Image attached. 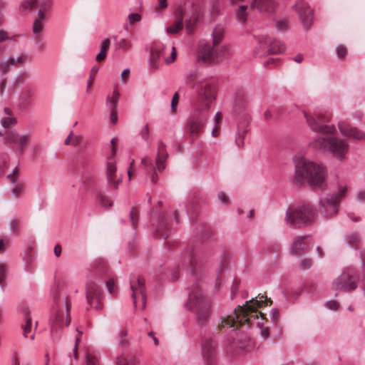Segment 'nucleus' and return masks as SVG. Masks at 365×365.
<instances>
[{
    "label": "nucleus",
    "mask_w": 365,
    "mask_h": 365,
    "mask_svg": "<svg viewBox=\"0 0 365 365\" xmlns=\"http://www.w3.org/2000/svg\"><path fill=\"white\" fill-rule=\"evenodd\" d=\"M197 259L192 248H188L182 253L181 262L178 268L188 269L193 277L192 284L188 287L189 296L185 304L187 309L192 311L199 324H205L212 314L210 302L204 297L199 284L198 274L196 270Z\"/></svg>",
    "instance_id": "1"
},
{
    "label": "nucleus",
    "mask_w": 365,
    "mask_h": 365,
    "mask_svg": "<svg viewBox=\"0 0 365 365\" xmlns=\"http://www.w3.org/2000/svg\"><path fill=\"white\" fill-rule=\"evenodd\" d=\"M193 89L202 98V102L192 113L186 124V129L192 138L197 137L205 125L207 115L205 111L209 108L210 103L215 98V88L213 83L207 80L195 81Z\"/></svg>",
    "instance_id": "2"
},
{
    "label": "nucleus",
    "mask_w": 365,
    "mask_h": 365,
    "mask_svg": "<svg viewBox=\"0 0 365 365\" xmlns=\"http://www.w3.org/2000/svg\"><path fill=\"white\" fill-rule=\"evenodd\" d=\"M295 178L299 182H307L313 189L324 190L327 188V170L317 162L304 157L294 158Z\"/></svg>",
    "instance_id": "3"
},
{
    "label": "nucleus",
    "mask_w": 365,
    "mask_h": 365,
    "mask_svg": "<svg viewBox=\"0 0 365 365\" xmlns=\"http://www.w3.org/2000/svg\"><path fill=\"white\" fill-rule=\"evenodd\" d=\"M267 297L260 295V294L255 298L252 297L251 299L247 300L243 305H238L233 313L222 319V327L232 328L236 327L237 324L251 327L253 325V322L258 319V314L257 308L262 306L264 302H267ZM269 305L272 301L269 299Z\"/></svg>",
    "instance_id": "4"
},
{
    "label": "nucleus",
    "mask_w": 365,
    "mask_h": 365,
    "mask_svg": "<svg viewBox=\"0 0 365 365\" xmlns=\"http://www.w3.org/2000/svg\"><path fill=\"white\" fill-rule=\"evenodd\" d=\"M224 37L223 29L217 26L212 33V43L202 41L200 43L199 57L204 61L219 63L230 55V48L225 45H221Z\"/></svg>",
    "instance_id": "5"
},
{
    "label": "nucleus",
    "mask_w": 365,
    "mask_h": 365,
    "mask_svg": "<svg viewBox=\"0 0 365 365\" xmlns=\"http://www.w3.org/2000/svg\"><path fill=\"white\" fill-rule=\"evenodd\" d=\"M313 148L322 151L329 152L334 158L339 161L346 159L349 149L346 140L334 137L332 134L318 136L311 142Z\"/></svg>",
    "instance_id": "6"
},
{
    "label": "nucleus",
    "mask_w": 365,
    "mask_h": 365,
    "mask_svg": "<svg viewBox=\"0 0 365 365\" xmlns=\"http://www.w3.org/2000/svg\"><path fill=\"white\" fill-rule=\"evenodd\" d=\"M316 219L317 215L314 208L308 204L289 207L285 214L287 224L294 228L309 225L314 223Z\"/></svg>",
    "instance_id": "7"
},
{
    "label": "nucleus",
    "mask_w": 365,
    "mask_h": 365,
    "mask_svg": "<svg viewBox=\"0 0 365 365\" xmlns=\"http://www.w3.org/2000/svg\"><path fill=\"white\" fill-rule=\"evenodd\" d=\"M58 309L54 311L50 318L51 334L52 337L58 336L65 326L69 324L71 302L66 294H63L59 299L54 297Z\"/></svg>",
    "instance_id": "8"
},
{
    "label": "nucleus",
    "mask_w": 365,
    "mask_h": 365,
    "mask_svg": "<svg viewBox=\"0 0 365 365\" xmlns=\"http://www.w3.org/2000/svg\"><path fill=\"white\" fill-rule=\"evenodd\" d=\"M346 190L347 187L346 186L340 187L337 192L328 194L324 197L320 198L318 207L319 212L327 219L334 216L338 212L339 202Z\"/></svg>",
    "instance_id": "9"
},
{
    "label": "nucleus",
    "mask_w": 365,
    "mask_h": 365,
    "mask_svg": "<svg viewBox=\"0 0 365 365\" xmlns=\"http://www.w3.org/2000/svg\"><path fill=\"white\" fill-rule=\"evenodd\" d=\"M357 273L353 269L347 268L332 282V287L339 292H350L357 288Z\"/></svg>",
    "instance_id": "10"
},
{
    "label": "nucleus",
    "mask_w": 365,
    "mask_h": 365,
    "mask_svg": "<svg viewBox=\"0 0 365 365\" xmlns=\"http://www.w3.org/2000/svg\"><path fill=\"white\" fill-rule=\"evenodd\" d=\"M303 114L309 128L313 132L319 133V136L333 134L335 131V127L329 124L327 120L321 114L316 113L311 114L306 111H304Z\"/></svg>",
    "instance_id": "11"
},
{
    "label": "nucleus",
    "mask_w": 365,
    "mask_h": 365,
    "mask_svg": "<svg viewBox=\"0 0 365 365\" xmlns=\"http://www.w3.org/2000/svg\"><path fill=\"white\" fill-rule=\"evenodd\" d=\"M130 289L133 291L132 298L135 307H137V299L140 298L142 306L141 309H144L146 306V293L144 280L135 276H131L130 278Z\"/></svg>",
    "instance_id": "12"
},
{
    "label": "nucleus",
    "mask_w": 365,
    "mask_h": 365,
    "mask_svg": "<svg viewBox=\"0 0 365 365\" xmlns=\"http://www.w3.org/2000/svg\"><path fill=\"white\" fill-rule=\"evenodd\" d=\"M87 302L96 309H101L102 292L99 284L93 281H89L86 287Z\"/></svg>",
    "instance_id": "13"
},
{
    "label": "nucleus",
    "mask_w": 365,
    "mask_h": 365,
    "mask_svg": "<svg viewBox=\"0 0 365 365\" xmlns=\"http://www.w3.org/2000/svg\"><path fill=\"white\" fill-rule=\"evenodd\" d=\"M169 155L166 151V145L162 141H158V152L155 158V168H154V173L151 176V182L155 184L158 180L157 171L162 172L165 170V162Z\"/></svg>",
    "instance_id": "14"
},
{
    "label": "nucleus",
    "mask_w": 365,
    "mask_h": 365,
    "mask_svg": "<svg viewBox=\"0 0 365 365\" xmlns=\"http://www.w3.org/2000/svg\"><path fill=\"white\" fill-rule=\"evenodd\" d=\"M6 139L8 143L14 146L18 153H21L31 140V135L29 133L19 134L15 131H7Z\"/></svg>",
    "instance_id": "15"
},
{
    "label": "nucleus",
    "mask_w": 365,
    "mask_h": 365,
    "mask_svg": "<svg viewBox=\"0 0 365 365\" xmlns=\"http://www.w3.org/2000/svg\"><path fill=\"white\" fill-rule=\"evenodd\" d=\"M296 11L298 13L301 22L304 28L307 30L309 29L313 21V9L310 6L303 1L302 0L298 1L294 6Z\"/></svg>",
    "instance_id": "16"
},
{
    "label": "nucleus",
    "mask_w": 365,
    "mask_h": 365,
    "mask_svg": "<svg viewBox=\"0 0 365 365\" xmlns=\"http://www.w3.org/2000/svg\"><path fill=\"white\" fill-rule=\"evenodd\" d=\"M107 183L109 187L118 189V185L121 182L122 178L117 173V168L112 161H108L106 170Z\"/></svg>",
    "instance_id": "17"
},
{
    "label": "nucleus",
    "mask_w": 365,
    "mask_h": 365,
    "mask_svg": "<svg viewBox=\"0 0 365 365\" xmlns=\"http://www.w3.org/2000/svg\"><path fill=\"white\" fill-rule=\"evenodd\" d=\"M215 341L212 339H205L202 343V354L205 365H212L215 361Z\"/></svg>",
    "instance_id": "18"
},
{
    "label": "nucleus",
    "mask_w": 365,
    "mask_h": 365,
    "mask_svg": "<svg viewBox=\"0 0 365 365\" xmlns=\"http://www.w3.org/2000/svg\"><path fill=\"white\" fill-rule=\"evenodd\" d=\"M339 129L342 135L353 140H362L365 138V133L346 122L339 123Z\"/></svg>",
    "instance_id": "19"
},
{
    "label": "nucleus",
    "mask_w": 365,
    "mask_h": 365,
    "mask_svg": "<svg viewBox=\"0 0 365 365\" xmlns=\"http://www.w3.org/2000/svg\"><path fill=\"white\" fill-rule=\"evenodd\" d=\"M252 7L257 9L260 13L271 14L276 11L277 4L274 0H254Z\"/></svg>",
    "instance_id": "20"
},
{
    "label": "nucleus",
    "mask_w": 365,
    "mask_h": 365,
    "mask_svg": "<svg viewBox=\"0 0 365 365\" xmlns=\"http://www.w3.org/2000/svg\"><path fill=\"white\" fill-rule=\"evenodd\" d=\"M155 237L160 239L166 240L169 235L168 230V222L164 215H160L158 221L155 226Z\"/></svg>",
    "instance_id": "21"
},
{
    "label": "nucleus",
    "mask_w": 365,
    "mask_h": 365,
    "mask_svg": "<svg viewBox=\"0 0 365 365\" xmlns=\"http://www.w3.org/2000/svg\"><path fill=\"white\" fill-rule=\"evenodd\" d=\"M306 236H298L293 240L290 247V252L294 255H302L306 248Z\"/></svg>",
    "instance_id": "22"
},
{
    "label": "nucleus",
    "mask_w": 365,
    "mask_h": 365,
    "mask_svg": "<svg viewBox=\"0 0 365 365\" xmlns=\"http://www.w3.org/2000/svg\"><path fill=\"white\" fill-rule=\"evenodd\" d=\"M21 312L23 315V318L25 320V324H23L21 325V328L24 330L23 334L25 338H27L28 333L31 331V322H32V319H31V309H29V307H28L26 306L22 307Z\"/></svg>",
    "instance_id": "23"
},
{
    "label": "nucleus",
    "mask_w": 365,
    "mask_h": 365,
    "mask_svg": "<svg viewBox=\"0 0 365 365\" xmlns=\"http://www.w3.org/2000/svg\"><path fill=\"white\" fill-rule=\"evenodd\" d=\"M264 42V43L268 44L269 51L270 53H282L285 51V46L281 41H278L276 40L269 41L267 40V37L260 40V43Z\"/></svg>",
    "instance_id": "24"
},
{
    "label": "nucleus",
    "mask_w": 365,
    "mask_h": 365,
    "mask_svg": "<svg viewBox=\"0 0 365 365\" xmlns=\"http://www.w3.org/2000/svg\"><path fill=\"white\" fill-rule=\"evenodd\" d=\"M183 26V14L182 11H178L175 16V23L165 29L168 34H176L182 29Z\"/></svg>",
    "instance_id": "25"
},
{
    "label": "nucleus",
    "mask_w": 365,
    "mask_h": 365,
    "mask_svg": "<svg viewBox=\"0 0 365 365\" xmlns=\"http://www.w3.org/2000/svg\"><path fill=\"white\" fill-rule=\"evenodd\" d=\"M345 242L351 248H356L361 243V237L355 232H351L345 236Z\"/></svg>",
    "instance_id": "26"
},
{
    "label": "nucleus",
    "mask_w": 365,
    "mask_h": 365,
    "mask_svg": "<svg viewBox=\"0 0 365 365\" xmlns=\"http://www.w3.org/2000/svg\"><path fill=\"white\" fill-rule=\"evenodd\" d=\"M116 365H136L138 359L132 356L119 355L116 357Z\"/></svg>",
    "instance_id": "27"
},
{
    "label": "nucleus",
    "mask_w": 365,
    "mask_h": 365,
    "mask_svg": "<svg viewBox=\"0 0 365 365\" xmlns=\"http://www.w3.org/2000/svg\"><path fill=\"white\" fill-rule=\"evenodd\" d=\"M157 52V51H151L148 63L150 69L153 71H156L160 66V56Z\"/></svg>",
    "instance_id": "28"
},
{
    "label": "nucleus",
    "mask_w": 365,
    "mask_h": 365,
    "mask_svg": "<svg viewBox=\"0 0 365 365\" xmlns=\"http://www.w3.org/2000/svg\"><path fill=\"white\" fill-rule=\"evenodd\" d=\"M34 91L31 87L26 86L21 93L20 100L24 103H27L33 97Z\"/></svg>",
    "instance_id": "29"
},
{
    "label": "nucleus",
    "mask_w": 365,
    "mask_h": 365,
    "mask_svg": "<svg viewBox=\"0 0 365 365\" xmlns=\"http://www.w3.org/2000/svg\"><path fill=\"white\" fill-rule=\"evenodd\" d=\"M247 6L245 5L240 6L236 12V18L239 23L244 24L247 21Z\"/></svg>",
    "instance_id": "30"
},
{
    "label": "nucleus",
    "mask_w": 365,
    "mask_h": 365,
    "mask_svg": "<svg viewBox=\"0 0 365 365\" xmlns=\"http://www.w3.org/2000/svg\"><path fill=\"white\" fill-rule=\"evenodd\" d=\"M10 57V63L12 66H16V65H21L23 63H25L28 59L29 56L26 53H21L19 56H18L16 58L14 57Z\"/></svg>",
    "instance_id": "31"
},
{
    "label": "nucleus",
    "mask_w": 365,
    "mask_h": 365,
    "mask_svg": "<svg viewBox=\"0 0 365 365\" xmlns=\"http://www.w3.org/2000/svg\"><path fill=\"white\" fill-rule=\"evenodd\" d=\"M37 4H38L37 0H25L21 3V4L20 6V9L21 11L32 10L34 8L37 6Z\"/></svg>",
    "instance_id": "32"
},
{
    "label": "nucleus",
    "mask_w": 365,
    "mask_h": 365,
    "mask_svg": "<svg viewBox=\"0 0 365 365\" xmlns=\"http://www.w3.org/2000/svg\"><path fill=\"white\" fill-rule=\"evenodd\" d=\"M139 135L145 140V142L150 145V130L148 125H145L139 131Z\"/></svg>",
    "instance_id": "33"
},
{
    "label": "nucleus",
    "mask_w": 365,
    "mask_h": 365,
    "mask_svg": "<svg viewBox=\"0 0 365 365\" xmlns=\"http://www.w3.org/2000/svg\"><path fill=\"white\" fill-rule=\"evenodd\" d=\"M9 162V158L7 154H0V175L4 173V169L7 168Z\"/></svg>",
    "instance_id": "34"
},
{
    "label": "nucleus",
    "mask_w": 365,
    "mask_h": 365,
    "mask_svg": "<svg viewBox=\"0 0 365 365\" xmlns=\"http://www.w3.org/2000/svg\"><path fill=\"white\" fill-rule=\"evenodd\" d=\"M11 66H13L10 63V57L0 61V71L1 73H6Z\"/></svg>",
    "instance_id": "35"
},
{
    "label": "nucleus",
    "mask_w": 365,
    "mask_h": 365,
    "mask_svg": "<svg viewBox=\"0 0 365 365\" xmlns=\"http://www.w3.org/2000/svg\"><path fill=\"white\" fill-rule=\"evenodd\" d=\"M76 331L78 332L79 336L76 338L75 345H74V347L73 349L72 354H68V357L69 358L73 357L74 359H76L77 357H78V343L80 341V336L83 334V332L80 331L78 328L76 329Z\"/></svg>",
    "instance_id": "36"
},
{
    "label": "nucleus",
    "mask_w": 365,
    "mask_h": 365,
    "mask_svg": "<svg viewBox=\"0 0 365 365\" xmlns=\"http://www.w3.org/2000/svg\"><path fill=\"white\" fill-rule=\"evenodd\" d=\"M130 219L133 228L136 229L138 220V213L135 208L133 207L130 212Z\"/></svg>",
    "instance_id": "37"
},
{
    "label": "nucleus",
    "mask_w": 365,
    "mask_h": 365,
    "mask_svg": "<svg viewBox=\"0 0 365 365\" xmlns=\"http://www.w3.org/2000/svg\"><path fill=\"white\" fill-rule=\"evenodd\" d=\"M43 25L41 21H40L38 19H36L34 21L33 32L36 35V38L38 37L41 31L43 30Z\"/></svg>",
    "instance_id": "38"
},
{
    "label": "nucleus",
    "mask_w": 365,
    "mask_h": 365,
    "mask_svg": "<svg viewBox=\"0 0 365 365\" xmlns=\"http://www.w3.org/2000/svg\"><path fill=\"white\" fill-rule=\"evenodd\" d=\"M16 123L17 120L14 117L3 118L1 120V124L5 128H9L10 125H15Z\"/></svg>",
    "instance_id": "39"
},
{
    "label": "nucleus",
    "mask_w": 365,
    "mask_h": 365,
    "mask_svg": "<svg viewBox=\"0 0 365 365\" xmlns=\"http://www.w3.org/2000/svg\"><path fill=\"white\" fill-rule=\"evenodd\" d=\"M106 285L108 292L110 294H115L117 293L115 280L113 279H110L106 282Z\"/></svg>",
    "instance_id": "40"
},
{
    "label": "nucleus",
    "mask_w": 365,
    "mask_h": 365,
    "mask_svg": "<svg viewBox=\"0 0 365 365\" xmlns=\"http://www.w3.org/2000/svg\"><path fill=\"white\" fill-rule=\"evenodd\" d=\"M141 163L144 165L145 168L148 170V169L152 170L151 175L154 173V168H155V165L154 166L152 160L149 159L147 157H145L142 158Z\"/></svg>",
    "instance_id": "41"
},
{
    "label": "nucleus",
    "mask_w": 365,
    "mask_h": 365,
    "mask_svg": "<svg viewBox=\"0 0 365 365\" xmlns=\"http://www.w3.org/2000/svg\"><path fill=\"white\" fill-rule=\"evenodd\" d=\"M19 169L17 167H16L11 173L9 174L6 178L7 179L9 180V182L11 183V184H14L18 178H19Z\"/></svg>",
    "instance_id": "42"
},
{
    "label": "nucleus",
    "mask_w": 365,
    "mask_h": 365,
    "mask_svg": "<svg viewBox=\"0 0 365 365\" xmlns=\"http://www.w3.org/2000/svg\"><path fill=\"white\" fill-rule=\"evenodd\" d=\"M196 73L195 71H190L185 76V82L186 84L190 85L196 80Z\"/></svg>",
    "instance_id": "43"
},
{
    "label": "nucleus",
    "mask_w": 365,
    "mask_h": 365,
    "mask_svg": "<svg viewBox=\"0 0 365 365\" xmlns=\"http://www.w3.org/2000/svg\"><path fill=\"white\" fill-rule=\"evenodd\" d=\"M10 231L12 232H16L20 226V221L18 219L13 218L10 220L9 224Z\"/></svg>",
    "instance_id": "44"
},
{
    "label": "nucleus",
    "mask_w": 365,
    "mask_h": 365,
    "mask_svg": "<svg viewBox=\"0 0 365 365\" xmlns=\"http://www.w3.org/2000/svg\"><path fill=\"white\" fill-rule=\"evenodd\" d=\"M132 46L130 41H127L125 38H122L119 42L117 43V47L120 49L123 50H128Z\"/></svg>",
    "instance_id": "45"
},
{
    "label": "nucleus",
    "mask_w": 365,
    "mask_h": 365,
    "mask_svg": "<svg viewBox=\"0 0 365 365\" xmlns=\"http://www.w3.org/2000/svg\"><path fill=\"white\" fill-rule=\"evenodd\" d=\"M117 103L118 102L111 100L110 96L107 97L106 106L110 112L117 111Z\"/></svg>",
    "instance_id": "46"
},
{
    "label": "nucleus",
    "mask_w": 365,
    "mask_h": 365,
    "mask_svg": "<svg viewBox=\"0 0 365 365\" xmlns=\"http://www.w3.org/2000/svg\"><path fill=\"white\" fill-rule=\"evenodd\" d=\"M128 18L130 25H133L141 20V16L138 13H131L128 15Z\"/></svg>",
    "instance_id": "47"
},
{
    "label": "nucleus",
    "mask_w": 365,
    "mask_h": 365,
    "mask_svg": "<svg viewBox=\"0 0 365 365\" xmlns=\"http://www.w3.org/2000/svg\"><path fill=\"white\" fill-rule=\"evenodd\" d=\"M86 365H99V361L97 357L90 354H86Z\"/></svg>",
    "instance_id": "48"
},
{
    "label": "nucleus",
    "mask_w": 365,
    "mask_h": 365,
    "mask_svg": "<svg viewBox=\"0 0 365 365\" xmlns=\"http://www.w3.org/2000/svg\"><path fill=\"white\" fill-rule=\"evenodd\" d=\"M245 132H238L236 135L235 142L238 148H241L244 145V138Z\"/></svg>",
    "instance_id": "49"
},
{
    "label": "nucleus",
    "mask_w": 365,
    "mask_h": 365,
    "mask_svg": "<svg viewBox=\"0 0 365 365\" xmlns=\"http://www.w3.org/2000/svg\"><path fill=\"white\" fill-rule=\"evenodd\" d=\"M24 190V186L22 184H17L11 190V193L15 197H18Z\"/></svg>",
    "instance_id": "50"
},
{
    "label": "nucleus",
    "mask_w": 365,
    "mask_h": 365,
    "mask_svg": "<svg viewBox=\"0 0 365 365\" xmlns=\"http://www.w3.org/2000/svg\"><path fill=\"white\" fill-rule=\"evenodd\" d=\"M177 57V51L175 46H172V51L170 53V57L165 59V62L166 64H170L174 62Z\"/></svg>",
    "instance_id": "51"
},
{
    "label": "nucleus",
    "mask_w": 365,
    "mask_h": 365,
    "mask_svg": "<svg viewBox=\"0 0 365 365\" xmlns=\"http://www.w3.org/2000/svg\"><path fill=\"white\" fill-rule=\"evenodd\" d=\"M6 271V266L3 264H0V285L1 286V287H4V283L5 282Z\"/></svg>",
    "instance_id": "52"
},
{
    "label": "nucleus",
    "mask_w": 365,
    "mask_h": 365,
    "mask_svg": "<svg viewBox=\"0 0 365 365\" xmlns=\"http://www.w3.org/2000/svg\"><path fill=\"white\" fill-rule=\"evenodd\" d=\"M179 96L178 93L175 92L171 100V110L173 114L176 113V106L178 103Z\"/></svg>",
    "instance_id": "53"
},
{
    "label": "nucleus",
    "mask_w": 365,
    "mask_h": 365,
    "mask_svg": "<svg viewBox=\"0 0 365 365\" xmlns=\"http://www.w3.org/2000/svg\"><path fill=\"white\" fill-rule=\"evenodd\" d=\"M165 46L163 43H156L153 48L152 51H158V54L160 56V58L163 56L165 52Z\"/></svg>",
    "instance_id": "54"
},
{
    "label": "nucleus",
    "mask_w": 365,
    "mask_h": 365,
    "mask_svg": "<svg viewBox=\"0 0 365 365\" xmlns=\"http://www.w3.org/2000/svg\"><path fill=\"white\" fill-rule=\"evenodd\" d=\"M269 317L272 322L276 323L278 321L279 317V310L276 308L272 309L269 312Z\"/></svg>",
    "instance_id": "55"
},
{
    "label": "nucleus",
    "mask_w": 365,
    "mask_h": 365,
    "mask_svg": "<svg viewBox=\"0 0 365 365\" xmlns=\"http://www.w3.org/2000/svg\"><path fill=\"white\" fill-rule=\"evenodd\" d=\"M325 307L330 310H336L339 308V304L334 300H329L325 303Z\"/></svg>",
    "instance_id": "56"
},
{
    "label": "nucleus",
    "mask_w": 365,
    "mask_h": 365,
    "mask_svg": "<svg viewBox=\"0 0 365 365\" xmlns=\"http://www.w3.org/2000/svg\"><path fill=\"white\" fill-rule=\"evenodd\" d=\"M276 28L277 31H282L287 29V22L284 19H281L278 21L276 24Z\"/></svg>",
    "instance_id": "57"
},
{
    "label": "nucleus",
    "mask_w": 365,
    "mask_h": 365,
    "mask_svg": "<svg viewBox=\"0 0 365 365\" xmlns=\"http://www.w3.org/2000/svg\"><path fill=\"white\" fill-rule=\"evenodd\" d=\"M336 53L338 57L342 58L346 54V49L343 46H339L336 48Z\"/></svg>",
    "instance_id": "58"
},
{
    "label": "nucleus",
    "mask_w": 365,
    "mask_h": 365,
    "mask_svg": "<svg viewBox=\"0 0 365 365\" xmlns=\"http://www.w3.org/2000/svg\"><path fill=\"white\" fill-rule=\"evenodd\" d=\"M130 75V69L125 68L124 69L120 75L121 81L123 83H125L128 79Z\"/></svg>",
    "instance_id": "59"
},
{
    "label": "nucleus",
    "mask_w": 365,
    "mask_h": 365,
    "mask_svg": "<svg viewBox=\"0 0 365 365\" xmlns=\"http://www.w3.org/2000/svg\"><path fill=\"white\" fill-rule=\"evenodd\" d=\"M194 22H195V21L191 19L185 20V26H186V30L187 31V32L191 33L192 31L193 26H194Z\"/></svg>",
    "instance_id": "60"
},
{
    "label": "nucleus",
    "mask_w": 365,
    "mask_h": 365,
    "mask_svg": "<svg viewBox=\"0 0 365 365\" xmlns=\"http://www.w3.org/2000/svg\"><path fill=\"white\" fill-rule=\"evenodd\" d=\"M110 45V40L109 38H106L103 41V42L101 44V51H104L105 53H107V51Z\"/></svg>",
    "instance_id": "61"
},
{
    "label": "nucleus",
    "mask_w": 365,
    "mask_h": 365,
    "mask_svg": "<svg viewBox=\"0 0 365 365\" xmlns=\"http://www.w3.org/2000/svg\"><path fill=\"white\" fill-rule=\"evenodd\" d=\"M35 44L38 47L39 51L45 50L46 46L42 43L41 40L38 37L36 38Z\"/></svg>",
    "instance_id": "62"
},
{
    "label": "nucleus",
    "mask_w": 365,
    "mask_h": 365,
    "mask_svg": "<svg viewBox=\"0 0 365 365\" xmlns=\"http://www.w3.org/2000/svg\"><path fill=\"white\" fill-rule=\"evenodd\" d=\"M11 365H20V361L16 353L13 354L11 356Z\"/></svg>",
    "instance_id": "63"
},
{
    "label": "nucleus",
    "mask_w": 365,
    "mask_h": 365,
    "mask_svg": "<svg viewBox=\"0 0 365 365\" xmlns=\"http://www.w3.org/2000/svg\"><path fill=\"white\" fill-rule=\"evenodd\" d=\"M356 199L361 202H365V191H360L357 192Z\"/></svg>",
    "instance_id": "64"
}]
</instances>
